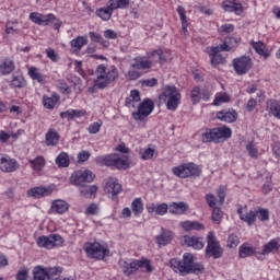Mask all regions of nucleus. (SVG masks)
Returning <instances> with one entry per match:
<instances>
[{"label": "nucleus", "instance_id": "nucleus-33", "mask_svg": "<svg viewBox=\"0 0 280 280\" xmlns=\"http://www.w3.org/2000/svg\"><path fill=\"white\" fill-rule=\"evenodd\" d=\"M58 102H60V96L56 94H52L51 96H47V95L43 96V106L48 110H54Z\"/></svg>", "mask_w": 280, "mask_h": 280}, {"label": "nucleus", "instance_id": "nucleus-56", "mask_svg": "<svg viewBox=\"0 0 280 280\" xmlns=\"http://www.w3.org/2000/svg\"><path fill=\"white\" fill-rule=\"evenodd\" d=\"M238 245H240V237L231 234L228 238V246L230 248H237Z\"/></svg>", "mask_w": 280, "mask_h": 280}, {"label": "nucleus", "instance_id": "nucleus-19", "mask_svg": "<svg viewBox=\"0 0 280 280\" xmlns=\"http://www.w3.org/2000/svg\"><path fill=\"white\" fill-rule=\"evenodd\" d=\"M20 165L19 162L9 155H0V170L1 172H4L7 174H10L12 172H16L19 170Z\"/></svg>", "mask_w": 280, "mask_h": 280}, {"label": "nucleus", "instance_id": "nucleus-29", "mask_svg": "<svg viewBox=\"0 0 280 280\" xmlns=\"http://www.w3.org/2000/svg\"><path fill=\"white\" fill-rule=\"evenodd\" d=\"M189 209V206L183 201L180 202H172L168 206V211L173 215H183L187 210Z\"/></svg>", "mask_w": 280, "mask_h": 280}, {"label": "nucleus", "instance_id": "nucleus-8", "mask_svg": "<svg viewBox=\"0 0 280 280\" xmlns=\"http://www.w3.org/2000/svg\"><path fill=\"white\" fill-rule=\"evenodd\" d=\"M28 19L32 21V23H35V25L47 26L52 24L54 30L57 31L62 27V22L60 19L56 18L52 13L45 15L43 13L32 12L30 13Z\"/></svg>", "mask_w": 280, "mask_h": 280}, {"label": "nucleus", "instance_id": "nucleus-49", "mask_svg": "<svg viewBox=\"0 0 280 280\" xmlns=\"http://www.w3.org/2000/svg\"><path fill=\"white\" fill-rule=\"evenodd\" d=\"M224 218V212H222V209L220 208H213L211 220L214 222V224H221L222 219Z\"/></svg>", "mask_w": 280, "mask_h": 280}, {"label": "nucleus", "instance_id": "nucleus-44", "mask_svg": "<svg viewBox=\"0 0 280 280\" xmlns=\"http://www.w3.org/2000/svg\"><path fill=\"white\" fill-rule=\"evenodd\" d=\"M131 210L132 213L136 215V218H138V215L143 213V200H141V198H136L132 202H131Z\"/></svg>", "mask_w": 280, "mask_h": 280}, {"label": "nucleus", "instance_id": "nucleus-10", "mask_svg": "<svg viewBox=\"0 0 280 280\" xmlns=\"http://www.w3.org/2000/svg\"><path fill=\"white\" fill-rule=\"evenodd\" d=\"M161 100L166 102V108L168 110H176L178 104H180V91L176 86H166L163 90Z\"/></svg>", "mask_w": 280, "mask_h": 280}, {"label": "nucleus", "instance_id": "nucleus-48", "mask_svg": "<svg viewBox=\"0 0 280 280\" xmlns=\"http://www.w3.org/2000/svg\"><path fill=\"white\" fill-rule=\"evenodd\" d=\"M228 102H231V96L228 93L221 92L215 95L213 106H221V104H228Z\"/></svg>", "mask_w": 280, "mask_h": 280}, {"label": "nucleus", "instance_id": "nucleus-46", "mask_svg": "<svg viewBox=\"0 0 280 280\" xmlns=\"http://www.w3.org/2000/svg\"><path fill=\"white\" fill-rule=\"evenodd\" d=\"M114 9L107 5V8H101L96 10V15L103 21H110V16H113Z\"/></svg>", "mask_w": 280, "mask_h": 280}, {"label": "nucleus", "instance_id": "nucleus-35", "mask_svg": "<svg viewBox=\"0 0 280 280\" xmlns=\"http://www.w3.org/2000/svg\"><path fill=\"white\" fill-rule=\"evenodd\" d=\"M267 110L269 115H272L276 119H280V103L278 101H267Z\"/></svg>", "mask_w": 280, "mask_h": 280}, {"label": "nucleus", "instance_id": "nucleus-51", "mask_svg": "<svg viewBox=\"0 0 280 280\" xmlns=\"http://www.w3.org/2000/svg\"><path fill=\"white\" fill-rule=\"evenodd\" d=\"M89 36L93 43H100L103 47H108V42H106L98 33L90 32Z\"/></svg>", "mask_w": 280, "mask_h": 280}, {"label": "nucleus", "instance_id": "nucleus-53", "mask_svg": "<svg viewBox=\"0 0 280 280\" xmlns=\"http://www.w3.org/2000/svg\"><path fill=\"white\" fill-rule=\"evenodd\" d=\"M27 277H30V269H27L26 267H22L18 271L15 279L16 280H27Z\"/></svg>", "mask_w": 280, "mask_h": 280}, {"label": "nucleus", "instance_id": "nucleus-23", "mask_svg": "<svg viewBox=\"0 0 280 280\" xmlns=\"http://www.w3.org/2000/svg\"><path fill=\"white\" fill-rule=\"evenodd\" d=\"M184 244L196 250H202V248H205V238L198 236H184Z\"/></svg>", "mask_w": 280, "mask_h": 280}, {"label": "nucleus", "instance_id": "nucleus-61", "mask_svg": "<svg viewBox=\"0 0 280 280\" xmlns=\"http://www.w3.org/2000/svg\"><path fill=\"white\" fill-rule=\"evenodd\" d=\"M142 86H156V84H159V80L156 78H151V79H147V80H142L141 81Z\"/></svg>", "mask_w": 280, "mask_h": 280}, {"label": "nucleus", "instance_id": "nucleus-57", "mask_svg": "<svg viewBox=\"0 0 280 280\" xmlns=\"http://www.w3.org/2000/svg\"><path fill=\"white\" fill-rule=\"evenodd\" d=\"M58 89L61 91V93H67L69 95L71 93V89H69V84L65 80H59L58 81Z\"/></svg>", "mask_w": 280, "mask_h": 280}, {"label": "nucleus", "instance_id": "nucleus-22", "mask_svg": "<svg viewBox=\"0 0 280 280\" xmlns=\"http://www.w3.org/2000/svg\"><path fill=\"white\" fill-rule=\"evenodd\" d=\"M147 211L148 213H155L156 215H165V213L170 211V206L165 202L160 205L151 202L147 205Z\"/></svg>", "mask_w": 280, "mask_h": 280}, {"label": "nucleus", "instance_id": "nucleus-59", "mask_svg": "<svg viewBox=\"0 0 280 280\" xmlns=\"http://www.w3.org/2000/svg\"><path fill=\"white\" fill-rule=\"evenodd\" d=\"M46 57L51 60V62H57L59 60L58 54H56L54 48L46 49Z\"/></svg>", "mask_w": 280, "mask_h": 280}, {"label": "nucleus", "instance_id": "nucleus-12", "mask_svg": "<svg viewBox=\"0 0 280 280\" xmlns=\"http://www.w3.org/2000/svg\"><path fill=\"white\" fill-rule=\"evenodd\" d=\"M84 250L91 259H104V257H108V253L110 250L107 249L106 246L95 242V243H86L84 245Z\"/></svg>", "mask_w": 280, "mask_h": 280}, {"label": "nucleus", "instance_id": "nucleus-40", "mask_svg": "<svg viewBox=\"0 0 280 280\" xmlns=\"http://www.w3.org/2000/svg\"><path fill=\"white\" fill-rule=\"evenodd\" d=\"M277 250H279V242H277V240H271L264 245L261 255H270V253H277Z\"/></svg>", "mask_w": 280, "mask_h": 280}, {"label": "nucleus", "instance_id": "nucleus-50", "mask_svg": "<svg viewBox=\"0 0 280 280\" xmlns=\"http://www.w3.org/2000/svg\"><path fill=\"white\" fill-rule=\"evenodd\" d=\"M252 47L255 49L256 52L259 54V56H264V58H268V56H270L266 50V45H264V43L261 42L253 43Z\"/></svg>", "mask_w": 280, "mask_h": 280}, {"label": "nucleus", "instance_id": "nucleus-18", "mask_svg": "<svg viewBox=\"0 0 280 280\" xmlns=\"http://www.w3.org/2000/svg\"><path fill=\"white\" fill-rule=\"evenodd\" d=\"M105 191L112 198V200H117V196L121 194V184L115 177H109L105 184Z\"/></svg>", "mask_w": 280, "mask_h": 280}, {"label": "nucleus", "instance_id": "nucleus-38", "mask_svg": "<svg viewBox=\"0 0 280 280\" xmlns=\"http://www.w3.org/2000/svg\"><path fill=\"white\" fill-rule=\"evenodd\" d=\"M130 5V0H109L107 2V7L110 10H124V8H128Z\"/></svg>", "mask_w": 280, "mask_h": 280}, {"label": "nucleus", "instance_id": "nucleus-2", "mask_svg": "<svg viewBox=\"0 0 280 280\" xmlns=\"http://www.w3.org/2000/svg\"><path fill=\"white\" fill-rule=\"evenodd\" d=\"M171 268H173L175 272H179V275L183 276L196 275L205 270V266H202V264L194 261V255L190 253L184 254L182 260L176 258L171 259Z\"/></svg>", "mask_w": 280, "mask_h": 280}, {"label": "nucleus", "instance_id": "nucleus-60", "mask_svg": "<svg viewBox=\"0 0 280 280\" xmlns=\"http://www.w3.org/2000/svg\"><path fill=\"white\" fill-rule=\"evenodd\" d=\"M176 11H177V14H179L180 22L188 23L187 11L183 8V5H178Z\"/></svg>", "mask_w": 280, "mask_h": 280}, {"label": "nucleus", "instance_id": "nucleus-39", "mask_svg": "<svg viewBox=\"0 0 280 280\" xmlns=\"http://www.w3.org/2000/svg\"><path fill=\"white\" fill-rule=\"evenodd\" d=\"M28 163L34 172H40L43 171V167H45V158L39 155L34 160H30Z\"/></svg>", "mask_w": 280, "mask_h": 280}, {"label": "nucleus", "instance_id": "nucleus-36", "mask_svg": "<svg viewBox=\"0 0 280 280\" xmlns=\"http://www.w3.org/2000/svg\"><path fill=\"white\" fill-rule=\"evenodd\" d=\"M97 186L96 185H91V186H81L79 188L80 196L82 198H95V194H97Z\"/></svg>", "mask_w": 280, "mask_h": 280}, {"label": "nucleus", "instance_id": "nucleus-13", "mask_svg": "<svg viewBox=\"0 0 280 280\" xmlns=\"http://www.w3.org/2000/svg\"><path fill=\"white\" fill-rule=\"evenodd\" d=\"M152 110H154V102L150 98H144L138 106V110L132 113V117L136 121H145L152 114Z\"/></svg>", "mask_w": 280, "mask_h": 280}, {"label": "nucleus", "instance_id": "nucleus-41", "mask_svg": "<svg viewBox=\"0 0 280 280\" xmlns=\"http://www.w3.org/2000/svg\"><path fill=\"white\" fill-rule=\"evenodd\" d=\"M56 165L58 167H69V164L71 163V160L69 159V153L61 152L55 160Z\"/></svg>", "mask_w": 280, "mask_h": 280}, {"label": "nucleus", "instance_id": "nucleus-31", "mask_svg": "<svg viewBox=\"0 0 280 280\" xmlns=\"http://www.w3.org/2000/svg\"><path fill=\"white\" fill-rule=\"evenodd\" d=\"M51 189L45 187L31 188L27 194L31 198H45V196H51Z\"/></svg>", "mask_w": 280, "mask_h": 280}, {"label": "nucleus", "instance_id": "nucleus-30", "mask_svg": "<svg viewBox=\"0 0 280 280\" xmlns=\"http://www.w3.org/2000/svg\"><path fill=\"white\" fill-rule=\"evenodd\" d=\"M132 69H152V61L148 57H136L131 62Z\"/></svg>", "mask_w": 280, "mask_h": 280}, {"label": "nucleus", "instance_id": "nucleus-15", "mask_svg": "<svg viewBox=\"0 0 280 280\" xmlns=\"http://www.w3.org/2000/svg\"><path fill=\"white\" fill-rule=\"evenodd\" d=\"M95 174L91 171H77L70 176V185L75 187H84V183H93Z\"/></svg>", "mask_w": 280, "mask_h": 280}, {"label": "nucleus", "instance_id": "nucleus-17", "mask_svg": "<svg viewBox=\"0 0 280 280\" xmlns=\"http://www.w3.org/2000/svg\"><path fill=\"white\" fill-rule=\"evenodd\" d=\"M147 59L151 62V67L159 62L160 65H165V62H170L172 60V55L167 51H163L161 49L152 50L147 54Z\"/></svg>", "mask_w": 280, "mask_h": 280}, {"label": "nucleus", "instance_id": "nucleus-7", "mask_svg": "<svg viewBox=\"0 0 280 280\" xmlns=\"http://www.w3.org/2000/svg\"><path fill=\"white\" fill-rule=\"evenodd\" d=\"M231 128L218 127L212 129H206L201 135V140L203 143H218L220 139H231Z\"/></svg>", "mask_w": 280, "mask_h": 280}, {"label": "nucleus", "instance_id": "nucleus-37", "mask_svg": "<svg viewBox=\"0 0 280 280\" xmlns=\"http://www.w3.org/2000/svg\"><path fill=\"white\" fill-rule=\"evenodd\" d=\"M88 43L89 38L84 36H78L70 42V45L74 51H82V47H84V45H88Z\"/></svg>", "mask_w": 280, "mask_h": 280}, {"label": "nucleus", "instance_id": "nucleus-54", "mask_svg": "<svg viewBox=\"0 0 280 280\" xmlns=\"http://www.w3.org/2000/svg\"><path fill=\"white\" fill-rule=\"evenodd\" d=\"M101 128H102V120H98L96 122L91 124L88 128V131L90 132V135H97Z\"/></svg>", "mask_w": 280, "mask_h": 280}, {"label": "nucleus", "instance_id": "nucleus-20", "mask_svg": "<svg viewBox=\"0 0 280 280\" xmlns=\"http://www.w3.org/2000/svg\"><path fill=\"white\" fill-rule=\"evenodd\" d=\"M237 213L242 222H246L248 226H253V224L257 221V212L254 210H249L248 212L244 208H238Z\"/></svg>", "mask_w": 280, "mask_h": 280}, {"label": "nucleus", "instance_id": "nucleus-64", "mask_svg": "<svg viewBox=\"0 0 280 280\" xmlns=\"http://www.w3.org/2000/svg\"><path fill=\"white\" fill-rule=\"evenodd\" d=\"M206 201L208 203V206L210 207V209H215V196L213 195H207L206 196Z\"/></svg>", "mask_w": 280, "mask_h": 280}, {"label": "nucleus", "instance_id": "nucleus-21", "mask_svg": "<svg viewBox=\"0 0 280 280\" xmlns=\"http://www.w3.org/2000/svg\"><path fill=\"white\" fill-rule=\"evenodd\" d=\"M217 119L225 121L226 124H233L237 121V112H235V109H223L217 113Z\"/></svg>", "mask_w": 280, "mask_h": 280}, {"label": "nucleus", "instance_id": "nucleus-42", "mask_svg": "<svg viewBox=\"0 0 280 280\" xmlns=\"http://www.w3.org/2000/svg\"><path fill=\"white\" fill-rule=\"evenodd\" d=\"M28 75H30V78H32L33 80L38 82V84H45V75L39 73L38 68L31 67L28 69Z\"/></svg>", "mask_w": 280, "mask_h": 280}, {"label": "nucleus", "instance_id": "nucleus-11", "mask_svg": "<svg viewBox=\"0 0 280 280\" xmlns=\"http://www.w3.org/2000/svg\"><path fill=\"white\" fill-rule=\"evenodd\" d=\"M139 268H144L145 272H152V265H150V260L148 259L125 261L122 265V272L126 277H130V275L137 272Z\"/></svg>", "mask_w": 280, "mask_h": 280}, {"label": "nucleus", "instance_id": "nucleus-47", "mask_svg": "<svg viewBox=\"0 0 280 280\" xmlns=\"http://www.w3.org/2000/svg\"><path fill=\"white\" fill-rule=\"evenodd\" d=\"M154 156H158L156 150L152 148L142 149L140 151V159L142 161H150L154 159Z\"/></svg>", "mask_w": 280, "mask_h": 280}, {"label": "nucleus", "instance_id": "nucleus-26", "mask_svg": "<svg viewBox=\"0 0 280 280\" xmlns=\"http://www.w3.org/2000/svg\"><path fill=\"white\" fill-rule=\"evenodd\" d=\"M222 7L225 12H235V14L244 12L242 3H236L235 0H224Z\"/></svg>", "mask_w": 280, "mask_h": 280}, {"label": "nucleus", "instance_id": "nucleus-5", "mask_svg": "<svg viewBox=\"0 0 280 280\" xmlns=\"http://www.w3.org/2000/svg\"><path fill=\"white\" fill-rule=\"evenodd\" d=\"M172 174L177 178H200L202 176V166L194 162H186L174 166Z\"/></svg>", "mask_w": 280, "mask_h": 280}, {"label": "nucleus", "instance_id": "nucleus-14", "mask_svg": "<svg viewBox=\"0 0 280 280\" xmlns=\"http://www.w3.org/2000/svg\"><path fill=\"white\" fill-rule=\"evenodd\" d=\"M232 65L237 75H246L253 69V59L248 56H242L233 59Z\"/></svg>", "mask_w": 280, "mask_h": 280}, {"label": "nucleus", "instance_id": "nucleus-55", "mask_svg": "<svg viewBox=\"0 0 280 280\" xmlns=\"http://www.w3.org/2000/svg\"><path fill=\"white\" fill-rule=\"evenodd\" d=\"M235 26L233 24H223L219 28V33L224 36L226 34H231V32H234Z\"/></svg>", "mask_w": 280, "mask_h": 280}, {"label": "nucleus", "instance_id": "nucleus-24", "mask_svg": "<svg viewBox=\"0 0 280 280\" xmlns=\"http://www.w3.org/2000/svg\"><path fill=\"white\" fill-rule=\"evenodd\" d=\"M45 143L48 147H56L60 143V133L54 128H49L45 135Z\"/></svg>", "mask_w": 280, "mask_h": 280}, {"label": "nucleus", "instance_id": "nucleus-34", "mask_svg": "<svg viewBox=\"0 0 280 280\" xmlns=\"http://www.w3.org/2000/svg\"><path fill=\"white\" fill-rule=\"evenodd\" d=\"M180 226L184 231H205V224L198 221H184Z\"/></svg>", "mask_w": 280, "mask_h": 280}, {"label": "nucleus", "instance_id": "nucleus-27", "mask_svg": "<svg viewBox=\"0 0 280 280\" xmlns=\"http://www.w3.org/2000/svg\"><path fill=\"white\" fill-rule=\"evenodd\" d=\"M16 69L14 61L10 58H4L0 61V75H10Z\"/></svg>", "mask_w": 280, "mask_h": 280}, {"label": "nucleus", "instance_id": "nucleus-25", "mask_svg": "<svg viewBox=\"0 0 280 280\" xmlns=\"http://www.w3.org/2000/svg\"><path fill=\"white\" fill-rule=\"evenodd\" d=\"M173 237L172 231L162 228L161 233L155 236V242L160 247L167 246V244L172 242Z\"/></svg>", "mask_w": 280, "mask_h": 280}, {"label": "nucleus", "instance_id": "nucleus-4", "mask_svg": "<svg viewBox=\"0 0 280 280\" xmlns=\"http://www.w3.org/2000/svg\"><path fill=\"white\" fill-rule=\"evenodd\" d=\"M232 43H237V39L230 37L224 40L223 44H220L219 46H210L206 48V54L210 56V65L212 67H215L217 65H223L224 63V57L222 56V51H231Z\"/></svg>", "mask_w": 280, "mask_h": 280}, {"label": "nucleus", "instance_id": "nucleus-43", "mask_svg": "<svg viewBox=\"0 0 280 280\" xmlns=\"http://www.w3.org/2000/svg\"><path fill=\"white\" fill-rule=\"evenodd\" d=\"M238 255L242 259H246V257H250L252 255H255V247L248 244H243L240 247Z\"/></svg>", "mask_w": 280, "mask_h": 280}, {"label": "nucleus", "instance_id": "nucleus-58", "mask_svg": "<svg viewBox=\"0 0 280 280\" xmlns=\"http://www.w3.org/2000/svg\"><path fill=\"white\" fill-rule=\"evenodd\" d=\"M246 150L248 154L252 156V159H257V148L255 147V143L248 142L246 144Z\"/></svg>", "mask_w": 280, "mask_h": 280}, {"label": "nucleus", "instance_id": "nucleus-16", "mask_svg": "<svg viewBox=\"0 0 280 280\" xmlns=\"http://www.w3.org/2000/svg\"><path fill=\"white\" fill-rule=\"evenodd\" d=\"M62 242L60 234H50L48 236H39L37 238V246L51 250V248H56V246H62Z\"/></svg>", "mask_w": 280, "mask_h": 280}, {"label": "nucleus", "instance_id": "nucleus-62", "mask_svg": "<svg viewBox=\"0 0 280 280\" xmlns=\"http://www.w3.org/2000/svg\"><path fill=\"white\" fill-rule=\"evenodd\" d=\"M217 196L219 198V205H224V199L226 198V192L224 191V187L220 186L217 190Z\"/></svg>", "mask_w": 280, "mask_h": 280}, {"label": "nucleus", "instance_id": "nucleus-1", "mask_svg": "<svg viewBox=\"0 0 280 280\" xmlns=\"http://www.w3.org/2000/svg\"><path fill=\"white\" fill-rule=\"evenodd\" d=\"M171 268H173L175 272H179V275L183 276L196 275L205 270V266H202V264L194 261V255L190 253L184 254L182 260L176 258L171 259Z\"/></svg>", "mask_w": 280, "mask_h": 280}, {"label": "nucleus", "instance_id": "nucleus-52", "mask_svg": "<svg viewBox=\"0 0 280 280\" xmlns=\"http://www.w3.org/2000/svg\"><path fill=\"white\" fill-rule=\"evenodd\" d=\"M192 104H198L201 100V90L198 86L192 88L190 93Z\"/></svg>", "mask_w": 280, "mask_h": 280}, {"label": "nucleus", "instance_id": "nucleus-28", "mask_svg": "<svg viewBox=\"0 0 280 280\" xmlns=\"http://www.w3.org/2000/svg\"><path fill=\"white\" fill-rule=\"evenodd\" d=\"M50 210L52 213H67L69 211V203L62 199H57L52 201Z\"/></svg>", "mask_w": 280, "mask_h": 280}, {"label": "nucleus", "instance_id": "nucleus-63", "mask_svg": "<svg viewBox=\"0 0 280 280\" xmlns=\"http://www.w3.org/2000/svg\"><path fill=\"white\" fill-rule=\"evenodd\" d=\"M105 38L109 40H115L117 38V33L110 28L104 31Z\"/></svg>", "mask_w": 280, "mask_h": 280}, {"label": "nucleus", "instance_id": "nucleus-32", "mask_svg": "<svg viewBox=\"0 0 280 280\" xmlns=\"http://www.w3.org/2000/svg\"><path fill=\"white\" fill-rule=\"evenodd\" d=\"M12 89H25L27 81L22 74H13L9 81Z\"/></svg>", "mask_w": 280, "mask_h": 280}, {"label": "nucleus", "instance_id": "nucleus-45", "mask_svg": "<svg viewBox=\"0 0 280 280\" xmlns=\"http://www.w3.org/2000/svg\"><path fill=\"white\" fill-rule=\"evenodd\" d=\"M255 212H256V218H258L260 222H268V220H270V210L258 207L255 209Z\"/></svg>", "mask_w": 280, "mask_h": 280}, {"label": "nucleus", "instance_id": "nucleus-6", "mask_svg": "<svg viewBox=\"0 0 280 280\" xmlns=\"http://www.w3.org/2000/svg\"><path fill=\"white\" fill-rule=\"evenodd\" d=\"M97 165H105L106 167H115L116 170H128V156H119L117 154L98 155L95 158Z\"/></svg>", "mask_w": 280, "mask_h": 280}, {"label": "nucleus", "instance_id": "nucleus-3", "mask_svg": "<svg viewBox=\"0 0 280 280\" xmlns=\"http://www.w3.org/2000/svg\"><path fill=\"white\" fill-rule=\"evenodd\" d=\"M116 80H119V70L117 67L103 63L96 68V78L94 79L95 89L104 91V89L110 86Z\"/></svg>", "mask_w": 280, "mask_h": 280}, {"label": "nucleus", "instance_id": "nucleus-9", "mask_svg": "<svg viewBox=\"0 0 280 280\" xmlns=\"http://www.w3.org/2000/svg\"><path fill=\"white\" fill-rule=\"evenodd\" d=\"M224 255V249L220 245V241L215 237V232H209L207 235V247H206V257L208 259H220Z\"/></svg>", "mask_w": 280, "mask_h": 280}]
</instances>
